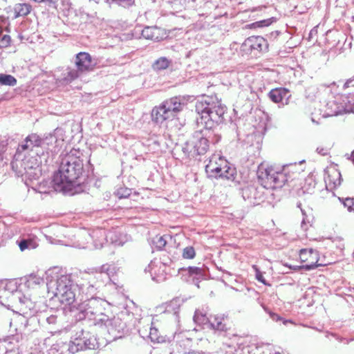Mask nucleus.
<instances>
[{"instance_id":"412c9836","label":"nucleus","mask_w":354,"mask_h":354,"mask_svg":"<svg viewBox=\"0 0 354 354\" xmlns=\"http://www.w3.org/2000/svg\"><path fill=\"white\" fill-rule=\"evenodd\" d=\"M225 319V315H215L210 317L208 326L215 330L226 331L227 328Z\"/></svg>"},{"instance_id":"603ef678","label":"nucleus","mask_w":354,"mask_h":354,"mask_svg":"<svg viewBox=\"0 0 354 354\" xmlns=\"http://www.w3.org/2000/svg\"><path fill=\"white\" fill-rule=\"evenodd\" d=\"M348 111H351V112H353L354 113V103L351 106L349 109H347V112Z\"/></svg>"},{"instance_id":"f8f14e48","label":"nucleus","mask_w":354,"mask_h":354,"mask_svg":"<svg viewBox=\"0 0 354 354\" xmlns=\"http://www.w3.org/2000/svg\"><path fill=\"white\" fill-rule=\"evenodd\" d=\"M30 157H27L26 154H24L21 159V166L26 171V176L29 178L37 179L41 175L40 165L42 163L41 156H33L28 153Z\"/></svg>"},{"instance_id":"39448f33","label":"nucleus","mask_w":354,"mask_h":354,"mask_svg":"<svg viewBox=\"0 0 354 354\" xmlns=\"http://www.w3.org/2000/svg\"><path fill=\"white\" fill-rule=\"evenodd\" d=\"M104 300L91 297L78 305L75 316L79 321L88 319L95 326H102L108 320Z\"/></svg>"},{"instance_id":"a18cd8bd","label":"nucleus","mask_w":354,"mask_h":354,"mask_svg":"<svg viewBox=\"0 0 354 354\" xmlns=\"http://www.w3.org/2000/svg\"><path fill=\"white\" fill-rule=\"evenodd\" d=\"M157 241H156V247L159 249L162 248L166 245V241L162 236H157Z\"/></svg>"},{"instance_id":"3c124183","label":"nucleus","mask_w":354,"mask_h":354,"mask_svg":"<svg viewBox=\"0 0 354 354\" xmlns=\"http://www.w3.org/2000/svg\"><path fill=\"white\" fill-rule=\"evenodd\" d=\"M23 157H24V156H21V158L20 159H18V160H16V159L15 158V161L12 162V168H14V167H15V165H16V166H18V164H17V161H18L19 160H21V159H23V158H22Z\"/></svg>"},{"instance_id":"20e7f679","label":"nucleus","mask_w":354,"mask_h":354,"mask_svg":"<svg viewBox=\"0 0 354 354\" xmlns=\"http://www.w3.org/2000/svg\"><path fill=\"white\" fill-rule=\"evenodd\" d=\"M292 167L295 165L279 167L261 165L257 171L259 179L266 189L281 188L290 178L289 173L290 167Z\"/></svg>"},{"instance_id":"f704fd0d","label":"nucleus","mask_w":354,"mask_h":354,"mask_svg":"<svg viewBox=\"0 0 354 354\" xmlns=\"http://www.w3.org/2000/svg\"><path fill=\"white\" fill-rule=\"evenodd\" d=\"M338 200L342 203L344 207H346L348 212H354V198H346L345 199H341L338 198Z\"/></svg>"},{"instance_id":"1a4fd4ad","label":"nucleus","mask_w":354,"mask_h":354,"mask_svg":"<svg viewBox=\"0 0 354 354\" xmlns=\"http://www.w3.org/2000/svg\"><path fill=\"white\" fill-rule=\"evenodd\" d=\"M185 105L184 97H174L167 100L152 109V120L156 123H162L167 120L171 119L183 110Z\"/></svg>"},{"instance_id":"f257e3e1","label":"nucleus","mask_w":354,"mask_h":354,"mask_svg":"<svg viewBox=\"0 0 354 354\" xmlns=\"http://www.w3.org/2000/svg\"><path fill=\"white\" fill-rule=\"evenodd\" d=\"M83 171V162L76 155V151H71L62 159L59 170L54 174L53 187L56 192L67 193L72 191Z\"/></svg>"},{"instance_id":"58836bf2","label":"nucleus","mask_w":354,"mask_h":354,"mask_svg":"<svg viewBox=\"0 0 354 354\" xmlns=\"http://www.w3.org/2000/svg\"><path fill=\"white\" fill-rule=\"evenodd\" d=\"M183 257L185 259H193L195 257V250L193 247L189 246L183 249Z\"/></svg>"},{"instance_id":"9d476101","label":"nucleus","mask_w":354,"mask_h":354,"mask_svg":"<svg viewBox=\"0 0 354 354\" xmlns=\"http://www.w3.org/2000/svg\"><path fill=\"white\" fill-rule=\"evenodd\" d=\"M75 68H69L63 80L65 83L71 82L77 79L84 72L92 71L95 65L91 56L86 52H80L75 56Z\"/></svg>"},{"instance_id":"de8ad7c7","label":"nucleus","mask_w":354,"mask_h":354,"mask_svg":"<svg viewBox=\"0 0 354 354\" xmlns=\"http://www.w3.org/2000/svg\"><path fill=\"white\" fill-rule=\"evenodd\" d=\"M6 163V161H5L3 158L2 150L0 149V167H3Z\"/></svg>"},{"instance_id":"6e6d98bb","label":"nucleus","mask_w":354,"mask_h":354,"mask_svg":"<svg viewBox=\"0 0 354 354\" xmlns=\"http://www.w3.org/2000/svg\"><path fill=\"white\" fill-rule=\"evenodd\" d=\"M288 322H291V321H290V320H283V324L284 325H286V324H287V323H288Z\"/></svg>"},{"instance_id":"09e8293b","label":"nucleus","mask_w":354,"mask_h":354,"mask_svg":"<svg viewBox=\"0 0 354 354\" xmlns=\"http://www.w3.org/2000/svg\"><path fill=\"white\" fill-rule=\"evenodd\" d=\"M309 221H306V218L305 217L303 218L301 221V227L304 230L307 229V223H309Z\"/></svg>"},{"instance_id":"a19ab883","label":"nucleus","mask_w":354,"mask_h":354,"mask_svg":"<svg viewBox=\"0 0 354 354\" xmlns=\"http://www.w3.org/2000/svg\"><path fill=\"white\" fill-rule=\"evenodd\" d=\"M131 189L127 188H120L117 190L116 194L120 198H126L131 194Z\"/></svg>"},{"instance_id":"ea45409f","label":"nucleus","mask_w":354,"mask_h":354,"mask_svg":"<svg viewBox=\"0 0 354 354\" xmlns=\"http://www.w3.org/2000/svg\"><path fill=\"white\" fill-rule=\"evenodd\" d=\"M11 42L10 36L8 34H5L0 39V47L6 48L10 46Z\"/></svg>"},{"instance_id":"7ed1b4c3","label":"nucleus","mask_w":354,"mask_h":354,"mask_svg":"<svg viewBox=\"0 0 354 354\" xmlns=\"http://www.w3.org/2000/svg\"><path fill=\"white\" fill-rule=\"evenodd\" d=\"M48 293L57 297L60 303L70 305L75 301V292L71 277L67 274L50 273L47 279Z\"/></svg>"},{"instance_id":"7c9ffc66","label":"nucleus","mask_w":354,"mask_h":354,"mask_svg":"<svg viewBox=\"0 0 354 354\" xmlns=\"http://www.w3.org/2000/svg\"><path fill=\"white\" fill-rule=\"evenodd\" d=\"M17 80L11 75L0 74V84L6 86H15Z\"/></svg>"},{"instance_id":"c756f323","label":"nucleus","mask_w":354,"mask_h":354,"mask_svg":"<svg viewBox=\"0 0 354 354\" xmlns=\"http://www.w3.org/2000/svg\"><path fill=\"white\" fill-rule=\"evenodd\" d=\"M18 245L21 251H24L25 250H30L35 249L38 246L37 243L32 239H26L21 240Z\"/></svg>"},{"instance_id":"423d86ee","label":"nucleus","mask_w":354,"mask_h":354,"mask_svg":"<svg viewBox=\"0 0 354 354\" xmlns=\"http://www.w3.org/2000/svg\"><path fill=\"white\" fill-rule=\"evenodd\" d=\"M114 272L115 266L108 263L97 268L95 272H84L82 277L84 282L80 284V288L83 292L92 295L104 283L111 280V276Z\"/></svg>"},{"instance_id":"f3484780","label":"nucleus","mask_w":354,"mask_h":354,"mask_svg":"<svg viewBox=\"0 0 354 354\" xmlns=\"http://www.w3.org/2000/svg\"><path fill=\"white\" fill-rule=\"evenodd\" d=\"M187 145L192 147L194 152L198 155L205 153L209 147L208 140L203 137L202 131L196 132L192 138L187 142Z\"/></svg>"},{"instance_id":"6e6552de","label":"nucleus","mask_w":354,"mask_h":354,"mask_svg":"<svg viewBox=\"0 0 354 354\" xmlns=\"http://www.w3.org/2000/svg\"><path fill=\"white\" fill-rule=\"evenodd\" d=\"M205 171L209 178H221L233 181L236 171L229 165L228 162L220 153H214L209 157L205 166Z\"/></svg>"},{"instance_id":"2f4dec72","label":"nucleus","mask_w":354,"mask_h":354,"mask_svg":"<svg viewBox=\"0 0 354 354\" xmlns=\"http://www.w3.org/2000/svg\"><path fill=\"white\" fill-rule=\"evenodd\" d=\"M170 64V61L165 57H160L157 59L153 64V68L155 70L166 69Z\"/></svg>"},{"instance_id":"c03bdc74","label":"nucleus","mask_w":354,"mask_h":354,"mask_svg":"<svg viewBox=\"0 0 354 354\" xmlns=\"http://www.w3.org/2000/svg\"><path fill=\"white\" fill-rule=\"evenodd\" d=\"M330 149L328 147L319 146L316 151L317 152L322 156H326L329 153Z\"/></svg>"},{"instance_id":"ddd939ff","label":"nucleus","mask_w":354,"mask_h":354,"mask_svg":"<svg viewBox=\"0 0 354 354\" xmlns=\"http://www.w3.org/2000/svg\"><path fill=\"white\" fill-rule=\"evenodd\" d=\"M103 325L107 329L110 337L113 340L121 338L126 329V324L119 317H113L106 320Z\"/></svg>"},{"instance_id":"5fc2aeb1","label":"nucleus","mask_w":354,"mask_h":354,"mask_svg":"<svg viewBox=\"0 0 354 354\" xmlns=\"http://www.w3.org/2000/svg\"><path fill=\"white\" fill-rule=\"evenodd\" d=\"M68 13H71V14L75 17V20H77V17H76L75 15H73L74 13H75V11H73V10H69V11H68Z\"/></svg>"},{"instance_id":"cd10ccee","label":"nucleus","mask_w":354,"mask_h":354,"mask_svg":"<svg viewBox=\"0 0 354 354\" xmlns=\"http://www.w3.org/2000/svg\"><path fill=\"white\" fill-rule=\"evenodd\" d=\"M158 30L156 27L147 26L142 30V36L147 39L156 41L158 39V36L157 35Z\"/></svg>"},{"instance_id":"0eeeda50","label":"nucleus","mask_w":354,"mask_h":354,"mask_svg":"<svg viewBox=\"0 0 354 354\" xmlns=\"http://www.w3.org/2000/svg\"><path fill=\"white\" fill-rule=\"evenodd\" d=\"M79 237L84 241H82L77 246L80 248H89V243L92 241L95 249H100L102 248L105 241L109 239L111 243L116 245H122L124 241L120 237H118L115 231L109 232L108 234H106L105 230L103 229H96L91 232L88 230H82L78 234Z\"/></svg>"},{"instance_id":"a878e982","label":"nucleus","mask_w":354,"mask_h":354,"mask_svg":"<svg viewBox=\"0 0 354 354\" xmlns=\"http://www.w3.org/2000/svg\"><path fill=\"white\" fill-rule=\"evenodd\" d=\"M242 196L245 200L251 201L252 198H259V192L253 186H247L242 189Z\"/></svg>"},{"instance_id":"9b49d317","label":"nucleus","mask_w":354,"mask_h":354,"mask_svg":"<svg viewBox=\"0 0 354 354\" xmlns=\"http://www.w3.org/2000/svg\"><path fill=\"white\" fill-rule=\"evenodd\" d=\"M41 148V138L36 133L28 136L25 140L18 146L15 158L20 159L24 154L33 153L39 156V149Z\"/></svg>"},{"instance_id":"473e14b6","label":"nucleus","mask_w":354,"mask_h":354,"mask_svg":"<svg viewBox=\"0 0 354 354\" xmlns=\"http://www.w3.org/2000/svg\"><path fill=\"white\" fill-rule=\"evenodd\" d=\"M43 281L42 279L36 275H30L26 281V285L28 288H33L34 286L39 285Z\"/></svg>"},{"instance_id":"bb28decb","label":"nucleus","mask_w":354,"mask_h":354,"mask_svg":"<svg viewBox=\"0 0 354 354\" xmlns=\"http://www.w3.org/2000/svg\"><path fill=\"white\" fill-rule=\"evenodd\" d=\"M193 319L194 322L198 325H208L210 318L207 317L205 312L200 309H197L195 311Z\"/></svg>"},{"instance_id":"f03ea898","label":"nucleus","mask_w":354,"mask_h":354,"mask_svg":"<svg viewBox=\"0 0 354 354\" xmlns=\"http://www.w3.org/2000/svg\"><path fill=\"white\" fill-rule=\"evenodd\" d=\"M196 111L198 114L196 122L206 129H212L222 122L225 106L215 96H203L196 103Z\"/></svg>"},{"instance_id":"4468645a","label":"nucleus","mask_w":354,"mask_h":354,"mask_svg":"<svg viewBox=\"0 0 354 354\" xmlns=\"http://www.w3.org/2000/svg\"><path fill=\"white\" fill-rule=\"evenodd\" d=\"M88 336V334H86L82 337H78L73 341H71L68 344V351L72 353H75L79 351L94 349L96 339L94 337Z\"/></svg>"},{"instance_id":"b1692460","label":"nucleus","mask_w":354,"mask_h":354,"mask_svg":"<svg viewBox=\"0 0 354 354\" xmlns=\"http://www.w3.org/2000/svg\"><path fill=\"white\" fill-rule=\"evenodd\" d=\"M27 319L21 314H15L11 319L10 326L16 331H21L26 326Z\"/></svg>"},{"instance_id":"a211bd4d","label":"nucleus","mask_w":354,"mask_h":354,"mask_svg":"<svg viewBox=\"0 0 354 354\" xmlns=\"http://www.w3.org/2000/svg\"><path fill=\"white\" fill-rule=\"evenodd\" d=\"M178 272L185 277V280L192 281L194 284L199 287L198 283L200 279L205 276V270L198 267H188L187 268H179Z\"/></svg>"},{"instance_id":"864d4df0","label":"nucleus","mask_w":354,"mask_h":354,"mask_svg":"<svg viewBox=\"0 0 354 354\" xmlns=\"http://www.w3.org/2000/svg\"><path fill=\"white\" fill-rule=\"evenodd\" d=\"M67 21H68V23H71V24H76L78 22V21H77V20H75V21H70V18H68Z\"/></svg>"},{"instance_id":"5701e85b","label":"nucleus","mask_w":354,"mask_h":354,"mask_svg":"<svg viewBox=\"0 0 354 354\" xmlns=\"http://www.w3.org/2000/svg\"><path fill=\"white\" fill-rule=\"evenodd\" d=\"M268 95L270 100L275 103L283 102V100L287 101L290 97L288 90L283 88L272 89L270 91ZM286 104H287V102H286Z\"/></svg>"},{"instance_id":"49530a36","label":"nucleus","mask_w":354,"mask_h":354,"mask_svg":"<svg viewBox=\"0 0 354 354\" xmlns=\"http://www.w3.org/2000/svg\"><path fill=\"white\" fill-rule=\"evenodd\" d=\"M259 26H268L271 24V19H270L267 20L261 21L259 22Z\"/></svg>"},{"instance_id":"4be33fe9","label":"nucleus","mask_w":354,"mask_h":354,"mask_svg":"<svg viewBox=\"0 0 354 354\" xmlns=\"http://www.w3.org/2000/svg\"><path fill=\"white\" fill-rule=\"evenodd\" d=\"M249 38L254 52L264 53L268 50V41L263 37L252 36Z\"/></svg>"},{"instance_id":"37998d69","label":"nucleus","mask_w":354,"mask_h":354,"mask_svg":"<svg viewBox=\"0 0 354 354\" xmlns=\"http://www.w3.org/2000/svg\"><path fill=\"white\" fill-rule=\"evenodd\" d=\"M252 268L255 271L256 279L259 281L266 284V280H265L262 273L259 270L258 267L256 265H253Z\"/></svg>"},{"instance_id":"aec40b11","label":"nucleus","mask_w":354,"mask_h":354,"mask_svg":"<svg viewBox=\"0 0 354 354\" xmlns=\"http://www.w3.org/2000/svg\"><path fill=\"white\" fill-rule=\"evenodd\" d=\"M324 180L326 185L336 187L341 184V174L334 167L329 168L326 171Z\"/></svg>"},{"instance_id":"8fccbe9b","label":"nucleus","mask_w":354,"mask_h":354,"mask_svg":"<svg viewBox=\"0 0 354 354\" xmlns=\"http://www.w3.org/2000/svg\"><path fill=\"white\" fill-rule=\"evenodd\" d=\"M19 299L20 302L23 303V304H26L29 301V299L26 298V297H24L23 299H21V297H19Z\"/></svg>"},{"instance_id":"dca6fc26","label":"nucleus","mask_w":354,"mask_h":354,"mask_svg":"<svg viewBox=\"0 0 354 354\" xmlns=\"http://www.w3.org/2000/svg\"><path fill=\"white\" fill-rule=\"evenodd\" d=\"M145 271L151 274L153 280L157 282L162 281L166 279V263L156 260L151 261L148 267L145 268Z\"/></svg>"},{"instance_id":"c85d7f7f","label":"nucleus","mask_w":354,"mask_h":354,"mask_svg":"<svg viewBox=\"0 0 354 354\" xmlns=\"http://www.w3.org/2000/svg\"><path fill=\"white\" fill-rule=\"evenodd\" d=\"M32 10L30 5L28 3H18L15 6V11L16 12V17L26 16Z\"/></svg>"},{"instance_id":"2eb2a0df","label":"nucleus","mask_w":354,"mask_h":354,"mask_svg":"<svg viewBox=\"0 0 354 354\" xmlns=\"http://www.w3.org/2000/svg\"><path fill=\"white\" fill-rule=\"evenodd\" d=\"M299 259L301 262L306 263L303 268L306 270H313L322 263H318L319 254L318 252L313 249H302L300 250Z\"/></svg>"},{"instance_id":"6ab92c4d","label":"nucleus","mask_w":354,"mask_h":354,"mask_svg":"<svg viewBox=\"0 0 354 354\" xmlns=\"http://www.w3.org/2000/svg\"><path fill=\"white\" fill-rule=\"evenodd\" d=\"M347 112V109L339 102V99L329 101L326 104V116H333Z\"/></svg>"},{"instance_id":"c9c22d12","label":"nucleus","mask_w":354,"mask_h":354,"mask_svg":"<svg viewBox=\"0 0 354 354\" xmlns=\"http://www.w3.org/2000/svg\"><path fill=\"white\" fill-rule=\"evenodd\" d=\"M241 50L245 54L254 53L250 38H247L241 46Z\"/></svg>"},{"instance_id":"79ce46f5","label":"nucleus","mask_w":354,"mask_h":354,"mask_svg":"<svg viewBox=\"0 0 354 354\" xmlns=\"http://www.w3.org/2000/svg\"><path fill=\"white\" fill-rule=\"evenodd\" d=\"M264 310L268 313L270 315V317L276 322H278L279 321L283 320L282 317L279 316V315L270 311L268 308L263 306Z\"/></svg>"},{"instance_id":"e433bc0d","label":"nucleus","mask_w":354,"mask_h":354,"mask_svg":"<svg viewBox=\"0 0 354 354\" xmlns=\"http://www.w3.org/2000/svg\"><path fill=\"white\" fill-rule=\"evenodd\" d=\"M149 337L153 342H160L162 341V337L159 335L158 330L155 327L150 328Z\"/></svg>"},{"instance_id":"72a5a7b5","label":"nucleus","mask_w":354,"mask_h":354,"mask_svg":"<svg viewBox=\"0 0 354 354\" xmlns=\"http://www.w3.org/2000/svg\"><path fill=\"white\" fill-rule=\"evenodd\" d=\"M180 306V300L179 299H173L169 302L167 306V310H173L174 314H176Z\"/></svg>"},{"instance_id":"4d7b16f0","label":"nucleus","mask_w":354,"mask_h":354,"mask_svg":"<svg viewBox=\"0 0 354 354\" xmlns=\"http://www.w3.org/2000/svg\"><path fill=\"white\" fill-rule=\"evenodd\" d=\"M275 354H280V353H275Z\"/></svg>"},{"instance_id":"4c0bfd02","label":"nucleus","mask_w":354,"mask_h":354,"mask_svg":"<svg viewBox=\"0 0 354 354\" xmlns=\"http://www.w3.org/2000/svg\"><path fill=\"white\" fill-rule=\"evenodd\" d=\"M109 3H115L124 8L129 7L134 3L135 0H106Z\"/></svg>"},{"instance_id":"393cba45","label":"nucleus","mask_w":354,"mask_h":354,"mask_svg":"<svg viewBox=\"0 0 354 354\" xmlns=\"http://www.w3.org/2000/svg\"><path fill=\"white\" fill-rule=\"evenodd\" d=\"M57 142V138L53 134H49L44 138H41V148L46 151L50 150L51 151H55V145Z\"/></svg>"}]
</instances>
